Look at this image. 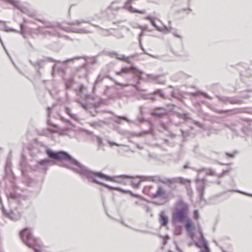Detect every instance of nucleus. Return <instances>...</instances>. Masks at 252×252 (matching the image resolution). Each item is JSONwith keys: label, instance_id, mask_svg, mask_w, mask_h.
Instances as JSON below:
<instances>
[{"label": "nucleus", "instance_id": "nucleus-54", "mask_svg": "<svg viewBox=\"0 0 252 252\" xmlns=\"http://www.w3.org/2000/svg\"><path fill=\"white\" fill-rule=\"evenodd\" d=\"M235 111H236L235 113H239V112H241L239 109H237Z\"/></svg>", "mask_w": 252, "mask_h": 252}, {"label": "nucleus", "instance_id": "nucleus-8", "mask_svg": "<svg viewBox=\"0 0 252 252\" xmlns=\"http://www.w3.org/2000/svg\"><path fill=\"white\" fill-rule=\"evenodd\" d=\"M206 180L205 179H199L197 178L196 179V189L199 193V197L201 199L203 198L204 190L205 189V184Z\"/></svg>", "mask_w": 252, "mask_h": 252}, {"label": "nucleus", "instance_id": "nucleus-46", "mask_svg": "<svg viewBox=\"0 0 252 252\" xmlns=\"http://www.w3.org/2000/svg\"><path fill=\"white\" fill-rule=\"evenodd\" d=\"M5 22H4V26L3 25H0V30H3L5 28Z\"/></svg>", "mask_w": 252, "mask_h": 252}, {"label": "nucleus", "instance_id": "nucleus-14", "mask_svg": "<svg viewBox=\"0 0 252 252\" xmlns=\"http://www.w3.org/2000/svg\"><path fill=\"white\" fill-rule=\"evenodd\" d=\"M109 55L112 57H114L120 60L125 61L127 63H130V59L129 57H125L123 55L119 56L115 52L109 53Z\"/></svg>", "mask_w": 252, "mask_h": 252}, {"label": "nucleus", "instance_id": "nucleus-48", "mask_svg": "<svg viewBox=\"0 0 252 252\" xmlns=\"http://www.w3.org/2000/svg\"><path fill=\"white\" fill-rule=\"evenodd\" d=\"M47 122H48V124L49 125H52V126H54V124H53L51 122V121H50V120L49 119L48 120Z\"/></svg>", "mask_w": 252, "mask_h": 252}, {"label": "nucleus", "instance_id": "nucleus-7", "mask_svg": "<svg viewBox=\"0 0 252 252\" xmlns=\"http://www.w3.org/2000/svg\"><path fill=\"white\" fill-rule=\"evenodd\" d=\"M200 235L199 237L198 238L199 241L200 242L199 244L197 243H195V245L197 247L199 248H204V249L201 250L200 252H210L209 248L207 245V243L205 240L203 233L201 230L199 231Z\"/></svg>", "mask_w": 252, "mask_h": 252}, {"label": "nucleus", "instance_id": "nucleus-38", "mask_svg": "<svg viewBox=\"0 0 252 252\" xmlns=\"http://www.w3.org/2000/svg\"><path fill=\"white\" fill-rule=\"evenodd\" d=\"M9 218L13 220H16L18 219L19 217H14L12 216V213H11V214L9 215Z\"/></svg>", "mask_w": 252, "mask_h": 252}, {"label": "nucleus", "instance_id": "nucleus-13", "mask_svg": "<svg viewBox=\"0 0 252 252\" xmlns=\"http://www.w3.org/2000/svg\"><path fill=\"white\" fill-rule=\"evenodd\" d=\"M148 178L146 177H139L137 178H133V180L130 181V183L134 188L136 189L138 188L140 182L147 180Z\"/></svg>", "mask_w": 252, "mask_h": 252}, {"label": "nucleus", "instance_id": "nucleus-57", "mask_svg": "<svg viewBox=\"0 0 252 252\" xmlns=\"http://www.w3.org/2000/svg\"><path fill=\"white\" fill-rule=\"evenodd\" d=\"M138 119H139V121H142L140 118H139Z\"/></svg>", "mask_w": 252, "mask_h": 252}, {"label": "nucleus", "instance_id": "nucleus-1", "mask_svg": "<svg viewBox=\"0 0 252 252\" xmlns=\"http://www.w3.org/2000/svg\"><path fill=\"white\" fill-rule=\"evenodd\" d=\"M48 156L53 159L60 160H65L68 163H63L61 166L71 169L75 172L79 174L82 176L87 178L89 181L100 185H103L109 189H114V188L104 185L99 180L111 181L118 183H125V181L116 180L113 177L107 176L100 172H93L89 170L86 167L81 164L75 159L73 158L69 155L64 152H55L50 150H47Z\"/></svg>", "mask_w": 252, "mask_h": 252}, {"label": "nucleus", "instance_id": "nucleus-53", "mask_svg": "<svg viewBox=\"0 0 252 252\" xmlns=\"http://www.w3.org/2000/svg\"><path fill=\"white\" fill-rule=\"evenodd\" d=\"M136 147H137L138 149H142V148H143L142 147H141L139 146L138 145H137V144L136 145Z\"/></svg>", "mask_w": 252, "mask_h": 252}, {"label": "nucleus", "instance_id": "nucleus-49", "mask_svg": "<svg viewBox=\"0 0 252 252\" xmlns=\"http://www.w3.org/2000/svg\"><path fill=\"white\" fill-rule=\"evenodd\" d=\"M21 34L23 35L24 34V29H23V25H21Z\"/></svg>", "mask_w": 252, "mask_h": 252}, {"label": "nucleus", "instance_id": "nucleus-45", "mask_svg": "<svg viewBox=\"0 0 252 252\" xmlns=\"http://www.w3.org/2000/svg\"><path fill=\"white\" fill-rule=\"evenodd\" d=\"M149 133V131H145L142 132V133L136 134V135L141 136L142 135V133L146 134V133Z\"/></svg>", "mask_w": 252, "mask_h": 252}, {"label": "nucleus", "instance_id": "nucleus-24", "mask_svg": "<svg viewBox=\"0 0 252 252\" xmlns=\"http://www.w3.org/2000/svg\"><path fill=\"white\" fill-rule=\"evenodd\" d=\"M114 82H115V84L117 85V86L115 87V89L117 90L123 89L126 86H128V85L127 84H121L116 81H114Z\"/></svg>", "mask_w": 252, "mask_h": 252}, {"label": "nucleus", "instance_id": "nucleus-31", "mask_svg": "<svg viewBox=\"0 0 252 252\" xmlns=\"http://www.w3.org/2000/svg\"><path fill=\"white\" fill-rule=\"evenodd\" d=\"M3 31L5 32H16V31L14 29H12L9 27H8L6 26L5 27V28L3 29Z\"/></svg>", "mask_w": 252, "mask_h": 252}, {"label": "nucleus", "instance_id": "nucleus-20", "mask_svg": "<svg viewBox=\"0 0 252 252\" xmlns=\"http://www.w3.org/2000/svg\"><path fill=\"white\" fill-rule=\"evenodd\" d=\"M92 139L93 141L96 142L99 146H100L102 145V139L100 137H99L97 136L93 135L92 136Z\"/></svg>", "mask_w": 252, "mask_h": 252}, {"label": "nucleus", "instance_id": "nucleus-40", "mask_svg": "<svg viewBox=\"0 0 252 252\" xmlns=\"http://www.w3.org/2000/svg\"><path fill=\"white\" fill-rule=\"evenodd\" d=\"M78 103H79L81 106L86 110H87L88 109V105L87 104H84L83 103H81L80 101H78Z\"/></svg>", "mask_w": 252, "mask_h": 252}, {"label": "nucleus", "instance_id": "nucleus-44", "mask_svg": "<svg viewBox=\"0 0 252 252\" xmlns=\"http://www.w3.org/2000/svg\"><path fill=\"white\" fill-rule=\"evenodd\" d=\"M194 124L200 127H202V125L200 123L198 122H194Z\"/></svg>", "mask_w": 252, "mask_h": 252}, {"label": "nucleus", "instance_id": "nucleus-17", "mask_svg": "<svg viewBox=\"0 0 252 252\" xmlns=\"http://www.w3.org/2000/svg\"><path fill=\"white\" fill-rule=\"evenodd\" d=\"M159 221L162 226H165L167 224L168 220L164 213H160Z\"/></svg>", "mask_w": 252, "mask_h": 252}, {"label": "nucleus", "instance_id": "nucleus-28", "mask_svg": "<svg viewBox=\"0 0 252 252\" xmlns=\"http://www.w3.org/2000/svg\"><path fill=\"white\" fill-rule=\"evenodd\" d=\"M149 78L150 79L152 78L154 80H155L158 83H164V81H160L159 80H158V77L156 76L151 75L149 76Z\"/></svg>", "mask_w": 252, "mask_h": 252}, {"label": "nucleus", "instance_id": "nucleus-51", "mask_svg": "<svg viewBox=\"0 0 252 252\" xmlns=\"http://www.w3.org/2000/svg\"><path fill=\"white\" fill-rule=\"evenodd\" d=\"M122 177H124L125 178H127V179H131V178H132V177H128V176H122Z\"/></svg>", "mask_w": 252, "mask_h": 252}, {"label": "nucleus", "instance_id": "nucleus-33", "mask_svg": "<svg viewBox=\"0 0 252 252\" xmlns=\"http://www.w3.org/2000/svg\"><path fill=\"white\" fill-rule=\"evenodd\" d=\"M137 28L138 29H141V30L142 31H148V28L147 26H141V25H138ZM149 31H150V30H149Z\"/></svg>", "mask_w": 252, "mask_h": 252}, {"label": "nucleus", "instance_id": "nucleus-22", "mask_svg": "<svg viewBox=\"0 0 252 252\" xmlns=\"http://www.w3.org/2000/svg\"><path fill=\"white\" fill-rule=\"evenodd\" d=\"M105 123L103 121H98L96 122H94L90 123V125L94 127V128H98L100 126H101L102 124H104Z\"/></svg>", "mask_w": 252, "mask_h": 252}, {"label": "nucleus", "instance_id": "nucleus-26", "mask_svg": "<svg viewBox=\"0 0 252 252\" xmlns=\"http://www.w3.org/2000/svg\"><path fill=\"white\" fill-rule=\"evenodd\" d=\"M115 3L116 1L113 2L111 4L108 6V8L112 10H118L119 7L115 5Z\"/></svg>", "mask_w": 252, "mask_h": 252}, {"label": "nucleus", "instance_id": "nucleus-25", "mask_svg": "<svg viewBox=\"0 0 252 252\" xmlns=\"http://www.w3.org/2000/svg\"><path fill=\"white\" fill-rule=\"evenodd\" d=\"M44 62L42 60H38L34 63L32 64L35 67H42L43 65Z\"/></svg>", "mask_w": 252, "mask_h": 252}, {"label": "nucleus", "instance_id": "nucleus-55", "mask_svg": "<svg viewBox=\"0 0 252 252\" xmlns=\"http://www.w3.org/2000/svg\"><path fill=\"white\" fill-rule=\"evenodd\" d=\"M138 26V25H134V26H133V27L134 28H137Z\"/></svg>", "mask_w": 252, "mask_h": 252}, {"label": "nucleus", "instance_id": "nucleus-41", "mask_svg": "<svg viewBox=\"0 0 252 252\" xmlns=\"http://www.w3.org/2000/svg\"><path fill=\"white\" fill-rule=\"evenodd\" d=\"M181 230L180 229H178L175 231L174 233L176 235H179L181 234Z\"/></svg>", "mask_w": 252, "mask_h": 252}, {"label": "nucleus", "instance_id": "nucleus-43", "mask_svg": "<svg viewBox=\"0 0 252 252\" xmlns=\"http://www.w3.org/2000/svg\"><path fill=\"white\" fill-rule=\"evenodd\" d=\"M231 103L240 104L242 103V101L241 100H232L231 101Z\"/></svg>", "mask_w": 252, "mask_h": 252}, {"label": "nucleus", "instance_id": "nucleus-36", "mask_svg": "<svg viewBox=\"0 0 252 252\" xmlns=\"http://www.w3.org/2000/svg\"><path fill=\"white\" fill-rule=\"evenodd\" d=\"M199 213L197 210H195L193 212V218L194 219L197 220L199 218Z\"/></svg>", "mask_w": 252, "mask_h": 252}, {"label": "nucleus", "instance_id": "nucleus-10", "mask_svg": "<svg viewBox=\"0 0 252 252\" xmlns=\"http://www.w3.org/2000/svg\"><path fill=\"white\" fill-rule=\"evenodd\" d=\"M196 171L199 173L202 171H205L207 175L217 176L219 177L222 176L224 174V173L226 172V171H223L221 174H216L215 172L211 168H201L197 169Z\"/></svg>", "mask_w": 252, "mask_h": 252}, {"label": "nucleus", "instance_id": "nucleus-59", "mask_svg": "<svg viewBox=\"0 0 252 252\" xmlns=\"http://www.w3.org/2000/svg\"><path fill=\"white\" fill-rule=\"evenodd\" d=\"M164 202H162L161 203H160V204H164Z\"/></svg>", "mask_w": 252, "mask_h": 252}, {"label": "nucleus", "instance_id": "nucleus-12", "mask_svg": "<svg viewBox=\"0 0 252 252\" xmlns=\"http://www.w3.org/2000/svg\"><path fill=\"white\" fill-rule=\"evenodd\" d=\"M167 113L168 111L163 108H157L152 113L153 115L158 117H163V116L167 115Z\"/></svg>", "mask_w": 252, "mask_h": 252}, {"label": "nucleus", "instance_id": "nucleus-37", "mask_svg": "<svg viewBox=\"0 0 252 252\" xmlns=\"http://www.w3.org/2000/svg\"><path fill=\"white\" fill-rule=\"evenodd\" d=\"M144 35V33L143 32H141L139 35V41L140 42V46L141 49L144 51V49L142 48L141 44V37Z\"/></svg>", "mask_w": 252, "mask_h": 252}, {"label": "nucleus", "instance_id": "nucleus-34", "mask_svg": "<svg viewBox=\"0 0 252 252\" xmlns=\"http://www.w3.org/2000/svg\"><path fill=\"white\" fill-rule=\"evenodd\" d=\"M84 85H81L80 87H79V91L78 92V94L79 95H81V94L83 91V90H84Z\"/></svg>", "mask_w": 252, "mask_h": 252}, {"label": "nucleus", "instance_id": "nucleus-35", "mask_svg": "<svg viewBox=\"0 0 252 252\" xmlns=\"http://www.w3.org/2000/svg\"><path fill=\"white\" fill-rule=\"evenodd\" d=\"M107 142L108 143V144H109L110 147H112L114 145H116V146H122V145L118 144H117L116 143L111 142V141H110L109 140H108Z\"/></svg>", "mask_w": 252, "mask_h": 252}, {"label": "nucleus", "instance_id": "nucleus-16", "mask_svg": "<svg viewBox=\"0 0 252 252\" xmlns=\"http://www.w3.org/2000/svg\"><path fill=\"white\" fill-rule=\"evenodd\" d=\"M157 30L164 34H167L172 32V28L171 27H167L164 25L163 27L157 28Z\"/></svg>", "mask_w": 252, "mask_h": 252}, {"label": "nucleus", "instance_id": "nucleus-5", "mask_svg": "<svg viewBox=\"0 0 252 252\" xmlns=\"http://www.w3.org/2000/svg\"><path fill=\"white\" fill-rule=\"evenodd\" d=\"M142 71L134 66L125 67L122 68L120 71L116 72V74L121 76H123L124 74L132 73L137 76L139 78H141Z\"/></svg>", "mask_w": 252, "mask_h": 252}, {"label": "nucleus", "instance_id": "nucleus-39", "mask_svg": "<svg viewBox=\"0 0 252 252\" xmlns=\"http://www.w3.org/2000/svg\"><path fill=\"white\" fill-rule=\"evenodd\" d=\"M53 107L52 108L49 107L48 108L47 111H48V116L49 118L51 117V111L53 110Z\"/></svg>", "mask_w": 252, "mask_h": 252}, {"label": "nucleus", "instance_id": "nucleus-52", "mask_svg": "<svg viewBox=\"0 0 252 252\" xmlns=\"http://www.w3.org/2000/svg\"><path fill=\"white\" fill-rule=\"evenodd\" d=\"M227 156L229 157H233V156L231 154H226Z\"/></svg>", "mask_w": 252, "mask_h": 252}, {"label": "nucleus", "instance_id": "nucleus-50", "mask_svg": "<svg viewBox=\"0 0 252 252\" xmlns=\"http://www.w3.org/2000/svg\"><path fill=\"white\" fill-rule=\"evenodd\" d=\"M203 94V95L205 97H206V98H210V97H209L207 94Z\"/></svg>", "mask_w": 252, "mask_h": 252}, {"label": "nucleus", "instance_id": "nucleus-56", "mask_svg": "<svg viewBox=\"0 0 252 252\" xmlns=\"http://www.w3.org/2000/svg\"><path fill=\"white\" fill-rule=\"evenodd\" d=\"M243 193L245 194H246V193ZM247 195H248L249 196H252V195H250V194H247Z\"/></svg>", "mask_w": 252, "mask_h": 252}, {"label": "nucleus", "instance_id": "nucleus-11", "mask_svg": "<svg viewBox=\"0 0 252 252\" xmlns=\"http://www.w3.org/2000/svg\"><path fill=\"white\" fill-rule=\"evenodd\" d=\"M106 75L104 73H100L97 76L96 79L95 80L93 88V91L94 93L95 92L96 88L102 82V80L106 77Z\"/></svg>", "mask_w": 252, "mask_h": 252}, {"label": "nucleus", "instance_id": "nucleus-23", "mask_svg": "<svg viewBox=\"0 0 252 252\" xmlns=\"http://www.w3.org/2000/svg\"><path fill=\"white\" fill-rule=\"evenodd\" d=\"M145 19L150 21V22H151V23L152 24V25L154 26L156 29L157 30V28H159V27L157 25V24H156L155 23V19L152 18L151 16H147L145 17Z\"/></svg>", "mask_w": 252, "mask_h": 252}, {"label": "nucleus", "instance_id": "nucleus-21", "mask_svg": "<svg viewBox=\"0 0 252 252\" xmlns=\"http://www.w3.org/2000/svg\"><path fill=\"white\" fill-rule=\"evenodd\" d=\"M124 120L126 122H127L128 123H131V121L129 120H128V119H127L126 117H116L114 119V121L118 124H120L121 123V120Z\"/></svg>", "mask_w": 252, "mask_h": 252}, {"label": "nucleus", "instance_id": "nucleus-27", "mask_svg": "<svg viewBox=\"0 0 252 252\" xmlns=\"http://www.w3.org/2000/svg\"><path fill=\"white\" fill-rule=\"evenodd\" d=\"M142 95L143 96L142 98H143L151 99L153 100H156V98L152 97L153 94H142Z\"/></svg>", "mask_w": 252, "mask_h": 252}, {"label": "nucleus", "instance_id": "nucleus-2", "mask_svg": "<svg viewBox=\"0 0 252 252\" xmlns=\"http://www.w3.org/2000/svg\"><path fill=\"white\" fill-rule=\"evenodd\" d=\"M38 21L43 23L45 28H50L51 30L46 31L43 27H38L37 29L32 31V33L36 34H43L44 35H52L57 36H61V35L59 32V30H63L65 31H71L74 32H77L79 33H87L90 32L91 31L89 30L75 28L74 26H80L82 23H88L87 21L84 20H76L70 24L72 25L69 28H64L59 23L53 24L50 22L46 21L45 20H42L37 19Z\"/></svg>", "mask_w": 252, "mask_h": 252}, {"label": "nucleus", "instance_id": "nucleus-58", "mask_svg": "<svg viewBox=\"0 0 252 252\" xmlns=\"http://www.w3.org/2000/svg\"><path fill=\"white\" fill-rule=\"evenodd\" d=\"M53 71H54V70H55V66L53 67Z\"/></svg>", "mask_w": 252, "mask_h": 252}, {"label": "nucleus", "instance_id": "nucleus-4", "mask_svg": "<svg viewBox=\"0 0 252 252\" xmlns=\"http://www.w3.org/2000/svg\"><path fill=\"white\" fill-rule=\"evenodd\" d=\"M20 236L24 243L29 247L32 248L35 252H41L40 242L38 239L32 237L30 229L25 228L21 232Z\"/></svg>", "mask_w": 252, "mask_h": 252}, {"label": "nucleus", "instance_id": "nucleus-19", "mask_svg": "<svg viewBox=\"0 0 252 252\" xmlns=\"http://www.w3.org/2000/svg\"><path fill=\"white\" fill-rule=\"evenodd\" d=\"M7 197L9 201H11L12 200L17 201L18 196L16 193L13 192L7 194Z\"/></svg>", "mask_w": 252, "mask_h": 252}, {"label": "nucleus", "instance_id": "nucleus-3", "mask_svg": "<svg viewBox=\"0 0 252 252\" xmlns=\"http://www.w3.org/2000/svg\"><path fill=\"white\" fill-rule=\"evenodd\" d=\"M189 205L183 201L178 199L174 205V210L172 214V221L174 223L177 222L184 223L189 236L193 239V225L191 220L188 217Z\"/></svg>", "mask_w": 252, "mask_h": 252}, {"label": "nucleus", "instance_id": "nucleus-47", "mask_svg": "<svg viewBox=\"0 0 252 252\" xmlns=\"http://www.w3.org/2000/svg\"><path fill=\"white\" fill-rule=\"evenodd\" d=\"M161 126H162V127L164 129H165V130L167 129V127H166V126H165V124H164L162 123V124H161Z\"/></svg>", "mask_w": 252, "mask_h": 252}, {"label": "nucleus", "instance_id": "nucleus-9", "mask_svg": "<svg viewBox=\"0 0 252 252\" xmlns=\"http://www.w3.org/2000/svg\"><path fill=\"white\" fill-rule=\"evenodd\" d=\"M151 196L153 198H159L165 199L167 197V194L162 187H158L156 192L151 194Z\"/></svg>", "mask_w": 252, "mask_h": 252}, {"label": "nucleus", "instance_id": "nucleus-29", "mask_svg": "<svg viewBox=\"0 0 252 252\" xmlns=\"http://www.w3.org/2000/svg\"><path fill=\"white\" fill-rule=\"evenodd\" d=\"M72 84V80L71 79L66 80L65 81V86L66 88L68 89L71 86Z\"/></svg>", "mask_w": 252, "mask_h": 252}, {"label": "nucleus", "instance_id": "nucleus-32", "mask_svg": "<svg viewBox=\"0 0 252 252\" xmlns=\"http://www.w3.org/2000/svg\"><path fill=\"white\" fill-rule=\"evenodd\" d=\"M171 33H172L175 36H176L178 38H182V36L177 32V31L176 30L172 29V32H171Z\"/></svg>", "mask_w": 252, "mask_h": 252}, {"label": "nucleus", "instance_id": "nucleus-30", "mask_svg": "<svg viewBox=\"0 0 252 252\" xmlns=\"http://www.w3.org/2000/svg\"><path fill=\"white\" fill-rule=\"evenodd\" d=\"M154 94L159 95L161 97L164 98V95L161 90H157L154 92Z\"/></svg>", "mask_w": 252, "mask_h": 252}, {"label": "nucleus", "instance_id": "nucleus-15", "mask_svg": "<svg viewBox=\"0 0 252 252\" xmlns=\"http://www.w3.org/2000/svg\"><path fill=\"white\" fill-rule=\"evenodd\" d=\"M65 112L68 114L72 119L75 120V121L78 122L79 119L77 115L76 114L73 113L72 112V110L70 108L68 107H66L65 108Z\"/></svg>", "mask_w": 252, "mask_h": 252}, {"label": "nucleus", "instance_id": "nucleus-42", "mask_svg": "<svg viewBox=\"0 0 252 252\" xmlns=\"http://www.w3.org/2000/svg\"><path fill=\"white\" fill-rule=\"evenodd\" d=\"M135 87L136 88V89L139 91V92H143L144 91V90H142V89H141L137 85H136L135 86Z\"/></svg>", "mask_w": 252, "mask_h": 252}, {"label": "nucleus", "instance_id": "nucleus-6", "mask_svg": "<svg viewBox=\"0 0 252 252\" xmlns=\"http://www.w3.org/2000/svg\"><path fill=\"white\" fill-rule=\"evenodd\" d=\"M160 182L165 184L171 188L174 187L176 183H182L185 184L187 182V180L182 178H174L171 179H160Z\"/></svg>", "mask_w": 252, "mask_h": 252}, {"label": "nucleus", "instance_id": "nucleus-18", "mask_svg": "<svg viewBox=\"0 0 252 252\" xmlns=\"http://www.w3.org/2000/svg\"><path fill=\"white\" fill-rule=\"evenodd\" d=\"M52 162V161L49 159H45L43 160H40L38 161V164L41 165H43L44 166H47L51 164Z\"/></svg>", "mask_w": 252, "mask_h": 252}]
</instances>
